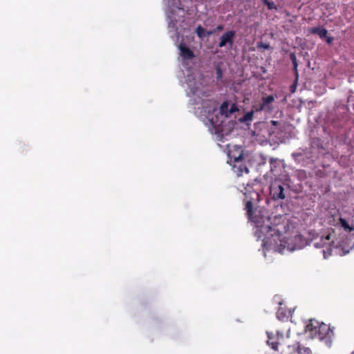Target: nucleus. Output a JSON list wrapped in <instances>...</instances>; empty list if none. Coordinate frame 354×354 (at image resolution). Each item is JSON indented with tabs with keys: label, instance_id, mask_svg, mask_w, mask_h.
<instances>
[{
	"label": "nucleus",
	"instance_id": "obj_5",
	"mask_svg": "<svg viewBox=\"0 0 354 354\" xmlns=\"http://www.w3.org/2000/svg\"><path fill=\"white\" fill-rule=\"evenodd\" d=\"M235 34L236 32L234 30H229L223 34L218 44V47L222 48L225 46L227 44H229L230 46H232L234 43V37Z\"/></svg>",
	"mask_w": 354,
	"mask_h": 354
},
{
	"label": "nucleus",
	"instance_id": "obj_7",
	"mask_svg": "<svg viewBox=\"0 0 354 354\" xmlns=\"http://www.w3.org/2000/svg\"><path fill=\"white\" fill-rule=\"evenodd\" d=\"M180 56L184 59H192L194 57V52L188 48L185 44L180 43L179 45Z\"/></svg>",
	"mask_w": 354,
	"mask_h": 354
},
{
	"label": "nucleus",
	"instance_id": "obj_1",
	"mask_svg": "<svg viewBox=\"0 0 354 354\" xmlns=\"http://www.w3.org/2000/svg\"><path fill=\"white\" fill-rule=\"evenodd\" d=\"M249 220L254 223L257 228L258 238L261 239L263 245L268 248L279 249L283 252L286 249L293 251L297 248V241L301 239L299 235L294 237L283 236L280 230L274 223L271 221V218L265 211L253 209L252 201H248L245 207Z\"/></svg>",
	"mask_w": 354,
	"mask_h": 354
},
{
	"label": "nucleus",
	"instance_id": "obj_26",
	"mask_svg": "<svg viewBox=\"0 0 354 354\" xmlns=\"http://www.w3.org/2000/svg\"><path fill=\"white\" fill-rule=\"evenodd\" d=\"M215 32L216 30L206 31L205 37H209L210 35H213Z\"/></svg>",
	"mask_w": 354,
	"mask_h": 354
},
{
	"label": "nucleus",
	"instance_id": "obj_29",
	"mask_svg": "<svg viewBox=\"0 0 354 354\" xmlns=\"http://www.w3.org/2000/svg\"><path fill=\"white\" fill-rule=\"evenodd\" d=\"M271 124L273 125V126H277V124H279V121H277V120H271Z\"/></svg>",
	"mask_w": 354,
	"mask_h": 354
},
{
	"label": "nucleus",
	"instance_id": "obj_6",
	"mask_svg": "<svg viewBox=\"0 0 354 354\" xmlns=\"http://www.w3.org/2000/svg\"><path fill=\"white\" fill-rule=\"evenodd\" d=\"M330 240V235H327L324 237V239H322L320 240V242L315 243V246L316 248H324L326 247V249L322 250L324 257L326 259L328 256L331 254L332 249L330 246V245H326L325 241H329Z\"/></svg>",
	"mask_w": 354,
	"mask_h": 354
},
{
	"label": "nucleus",
	"instance_id": "obj_3",
	"mask_svg": "<svg viewBox=\"0 0 354 354\" xmlns=\"http://www.w3.org/2000/svg\"><path fill=\"white\" fill-rule=\"evenodd\" d=\"M230 162H232V170L238 176L249 173V169L243 162V153L240 152L239 155L232 157L230 155Z\"/></svg>",
	"mask_w": 354,
	"mask_h": 354
},
{
	"label": "nucleus",
	"instance_id": "obj_4",
	"mask_svg": "<svg viewBox=\"0 0 354 354\" xmlns=\"http://www.w3.org/2000/svg\"><path fill=\"white\" fill-rule=\"evenodd\" d=\"M285 184L280 180H275L270 184V194L274 201L283 200L286 198Z\"/></svg>",
	"mask_w": 354,
	"mask_h": 354
},
{
	"label": "nucleus",
	"instance_id": "obj_24",
	"mask_svg": "<svg viewBox=\"0 0 354 354\" xmlns=\"http://www.w3.org/2000/svg\"><path fill=\"white\" fill-rule=\"evenodd\" d=\"M250 194H252L253 195V196H250L251 199L256 200V199H258V198L259 197V194L257 192H250Z\"/></svg>",
	"mask_w": 354,
	"mask_h": 354
},
{
	"label": "nucleus",
	"instance_id": "obj_11",
	"mask_svg": "<svg viewBox=\"0 0 354 354\" xmlns=\"http://www.w3.org/2000/svg\"><path fill=\"white\" fill-rule=\"evenodd\" d=\"M229 104L227 102H224L221 104L219 109V112L221 115H224L225 117L229 116Z\"/></svg>",
	"mask_w": 354,
	"mask_h": 354
},
{
	"label": "nucleus",
	"instance_id": "obj_25",
	"mask_svg": "<svg viewBox=\"0 0 354 354\" xmlns=\"http://www.w3.org/2000/svg\"><path fill=\"white\" fill-rule=\"evenodd\" d=\"M325 38H326V43L328 44H331L334 40V38L331 36H328V37L326 36V37H325Z\"/></svg>",
	"mask_w": 354,
	"mask_h": 354
},
{
	"label": "nucleus",
	"instance_id": "obj_17",
	"mask_svg": "<svg viewBox=\"0 0 354 354\" xmlns=\"http://www.w3.org/2000/svg\"><path fill=\"white\" fill-rule=\"evenodd\" d=\"M263 3L264 5L267 6L269 10L277 9V6L273 1H270L269 0H263Z\"/></svg>",
	"mask_w": 354,
	"mask_h": 354
},
{
	"label": "nucleus",
	"instance_id": "obj_16",
	"mask_svg": "<svg viewBox=\"0 0 354 354\" xmlns=\"http://www.w3.org/2000/svg\"><path fill=\"white\" fill-rule=\"evenodd\" d=\"M252 111L254 112H261L262 111H266L265 108L261 104V102L253 104Z\"/></svg>",
	"mask_w": 354,
	"mask_h": 354
},
{
	"label": "nucleus",
	"instance_id": "obj_12",
	"mask_svg": "<svg viewBox=\"0 0 354 354\" xmlns=\"http://www.w3.org/2000/svg\"><path fill=\"white\" fill-rule=\"evenodd\" d=\"M290 59H291L292 63L293 64V69L295 71L296 77H298V71H297L298 64H297V57H296L295 54L293 53H291L290 54Z\"/></svg>",
	"mask_w": 354,
	"mask_h": 354
},
{
	"label": "nucleus",
	"instance_id": "obj_27",
	"mask_svg": "<svg viewBox=\"0 0 354 354\" xmlns=\"http://www.w3.org/2000/svg\"><path fill=\"white\" fill-rule=\"evenodd\" d=\"M211 109L212 110V111H216V104H215L214 102H212V106H211Z\"/></svg>",
	"mask_w": 354,
	"mask_h": 354
},
{
	"label": "nucleus",
	"instance_id": "obj_8",
	"mask_svg": "<svg viewBox=\"0 0 354 354\" xmlns=\"http://www.w3.org/2000/svg\"><path fill=\"white\" fill-rule=\"evenodd\" d=\"M274 101L273 95L263 97L261 104L265 108L266 111L270 112L272 110V103Z\"/></svg>",
	"mask_w": 354,
	"mask_h": 354
},
{
	"label": "nucleus",
	"instance_id": "obj_22",
	"mask_svg": "<svg viewBox=\"0 0 354 354\" xmlns=\"http://www.w3.org/2000/svg\"><path fill=\"white\" fill-rule=\"evenodd\" d=\"M238 110L236 104H232L231 106V108L229 110L228 113H229V115H231L232 113Z\"/></svg>",
	"mask_w": 354,
	"mask_h": 354
},
{
	"label": "nucleus",
	"instance_id": "obj_13",
	"mask_svg": "<svg viewBox=\"0 0 354 354\" xmlns=\"http://www.w3.org/2000/svg\"><path fill=\"white\" fill-rule=\"evenodd\" d=\"M290 59H291L292 63L293 64V69L295 71L296 77H298V71H297L298 64H297V57H296L295 54L293 53H291L290 54Z\"/></svg>",
	"mask_w": 354,
	"mask_h": 354
},
{
	"label": "nucleus",
	"instance_id": "obj_14",
	"mask_svg": "<svg viewBox=\"0 0 354 354\" xmlns=\"http://www.w3.org/2000/svg\"><path fill=\"white\" fill-rule=\"evenodd\" d=\"M339 223L344 230H348L350 232L354 230V225H353L352 227L350 226L348 222L344 218H340Z\"/></svg>",
	"mask_w": 354,
	"mask_h": 354
},
{
	"label": "nucleus",
	"instance_id": "obj_18",
	"mask_svg": "<svg viewBox=\"0 0 354 354\" xmlns=\"http://www.w3.org/2000/svg\"><path fill=\"white\" fill-rule=\"evenodd\" d=\"M216 118V120H214V117L212 118H209V121L210 122V124L214 127H216L217 126L219 125V124L218 123V117L217 115L215 116Z\"/></svg>",
	"mask_w": 354,
	"mask_h": 354
},
{
	"label": "nucleus",
	"instance_id": "obj_10",
	"mask_svg": "<svg viewBox=\"0 0 354 354\" xmlns=\"http://www.w3.org/2000/svg\"><path fill=\"white\" fill-rule=\"evenodd\" d=\"M254 111H250L247 112L242 118H240L239 120L241 122H250L253 120Z\"/></svg>",
	"mask_w": 354,
	"mask_h": 354
},
{
	"label": "nucleus",
	"instance_id": "obj_15",
	"mask_svg": "<svg viewBox=\"0 0 354 354\" xmlns=\"http://www.w3.org/2000/svg\"><path fill=\"white\" fill-rule=\"evenodd\" d=\"M196 33L200 39H204L206 35L205 29L199 25L196 29Z\"/></svg>",
	"mask_w": 354,
	"mask_h": 354
},
{
	"label": "nucleus",
	"instance_id": "obj_2",
	"mask_svg": "<svg viewBox=\"0 0 354 354\" xmlns=\"http://www.w3.org/2000/svg\"><path fill=\"white\" fill-rule=\"evenodd\" d=\"M306 330L311 333L313 335L317 336L320 339L326 338L329 332L330 328L328 325L310 320V322L306 326Z\"/></svg>",
	"mask_w": 354,
	"mask_h": 354
},
{
	"label": "nucleus",
	"instance_id": "obj_31",
	"mask_svg": "<svg viewBox=\"0 0 354 354\" xmlns=\"http://www.w3.org/2000/svg\"><path fill=\"white\" fill-rule=\"evenodd\" d=\"M246 190H247V192H250V189L247 187H246Z\"/></svg>",
	"mask_w": 354,
	"mask_h": 354
},
{
	"label": "nucleus",
	"instance_id": "obj_20",
	"mask_svg": "<svg viewBox=\"0 0 354 354\" xmlns=\"http://www.w3.org/2000/svg\"><path fill=\"white\" fill-rule=\"evenodd\" d=\"M257 48H258L269 49L270 48V45L268 44L260 42V43H258Z\"/></svg>",
	"mask_w": 354,
	"mask_h": 354
},
{
	"label": "nucleus",
	"instance_id": "obj_28",
	"mask_svg": "<svg viewBox=\"0 0 354 354\" xmlns=\"http://www.w3.org/2000/svg\"><path fill=\"white\" fill-rule=\"evenodd\" d=\"M223 28H224L223 26L221 24V25L217 26L216 28L214 30H216V31H221V30H223Z\"/></svg>",
	"mask_w": 354,
	"mask_h": 354
},
{
	"label": "nucleus",
	"instance_id": "obj_23",
	"mask_svg": "<svg viewBox=\"0 0 354 354\" xmlns=\"http://www.w3.org/2000/svg\"><path fill=\"white\" fill-rule=\"evenodd\" d=\"M267 342H268V344L269 345H271V347H272V349H274L275 351L277 349V345H278L277 343H276V342H270V340H268Z\"/></svg>",
	"mask_w": 354,
	"mask_h": 354
},
{
	"label": "nucleus",
	"instance_id": "obj_9",
	"mask_svg": "<svg viewBox=\"0 0 354 354\" xmlns=\"http://www.w3.org/2000/svg\"><path fill=\"white\" fill-rule=\"evenodd\" d=\"M308 32L319 35L321 39H324L328 35L327 30L323 27H313L308 29Z\"/></svg>",
	"mask_w": 354,
	"mask_h": 354
},
{
	"label": "nucleus",
	"instance_id": "obj_19",
	"mask_svg": "<svg viewBox=\"0 0 354 354\" xmlns=\"http://www.w3.org/2000/svg\"><path fill=\"white\" fill-rule=\"evenodd\" d=\"M277 161H278L277 158H270L269 162L270 164L271 171L274 170V167H276L275 164H277Z\"/></svg>",
	"mask_w": 354,
	"mask_h": 354
},
{
	"label": "nucleus",
	"instance_id": "obj_30",
	"mask_svg": "<svg viewBox=\"0 0 354 354\" xmlns=\"http://www.w3.org/2000/svg\"><path fill=\"white\" fill-rule=\"evenodd\" d=\"M279 315H280V313H279V312H278V313H277V317H278L279 319H280Z\"/></svg>",
	"mask_w": 354,
	"mask_h": 354
},
{
	"label": "nucleus",
	"instance_id": "obj_21",
	"mask_svg": "<svg viewBox=\"0 0 354 354\" xmlns=\"http://www.w3.org/2000/svg\"><path fill=\"white\" fill-rule=\"evenodd\" d=\"M216 77L217 80L221 79V77L223 76V73H222V70L221 69V68L218 67L216 68Z\"/></svg>",
	"mask_w": 354,
	"mask_h": 354
}]
</instances>
